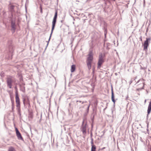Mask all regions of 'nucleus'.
Masks as SVG:
<instances>
[{
  "label": "nucleus",
  "mask_w": 151,
  "mask_h": 151,
  "mask_svg": "<svg viewBox=\"0 0 151 151\" xmlns=\"http://www.w3.org/2000/svg\"><path fill=\"white\" fill-rule=\"evenodd\" d=\"M7 46V50L8 51L9 58H12L14 50V47L12 45V40H8Z\"/></svg>",
  "instance_id": "f257e3e1"
},
{
  "label": "nucleus",
  "mask_w": 151,
  "mask_h": 151,
  "mask_svg": "<svg viewBox=\"0 0 151 151\" xmlns=\"http://www.w3.org/2000/svg\"><path fill=\"white\" fill-rule=\"evenodd\" d=\"M88 56V57L86 59V63L88 69L90 70L91 67V63L93 60L92 51H90Z\"/></svg>",
  "instance_id": "f03ea898"
},
{
  "label": "nucleus",
  "mask_w": 151,
  "mask_h": 151,
  "mask_svg": "<svg viewBox=\"0 0 151 151\" xmlns=\"http://www.w3.org/2000/svg\"><path fill=\"white\" fill-rule=\"evenodd\" d=\"M57 16H58V11H57V10H56L55 12V15L54 17V18H53V20H52V28L51 33L50 36V37H49V40H48V41L47 42V45L46 47H47V46L48 45L49 41H50V39L51 37L52 36V35L53 33V30L54 29V28L55 27V24H56V22Z\"/></svg>",
  "instance_id": "7ed1b4c3"
},
{
  "label": "nucleus",
  "mask_w": 151,
  "mask_h": 151,
  "mask_svg": "<svg viewBox=\"0 0 151 151\" xmlns=\"http://www.w3.org/2000/svg\"><path fill=\"white\" fill-rule=\"evenodd\" d=\"M15 88L16 90V91L15 92V99L16 102V107L18 113L20 112V101L19 99L18 95V93L17 90V86L15 87Z\"/></svg>",
  "instance_id": "20e7f679"
},
{
  "label": "nucleus",
  "mask_w": 151,
  "mask_h": 151,
  "mask_svg": "<svg viewBox=\"0 0 151 151\" xmlns=\"http://www.w3.org/2000/svg\"><path fill=\"white\" fill-rule=\"evenodd\" d=\"M15 81L14 78L12 76H9L6 78L7 86L10 88H12V84Z\"/></svg>",
  "instance_id": "39448f33"
},
{
  "label": "nucleus",
  "mask_w": 151,
  "mask_h": 151,
  "mask_svg": "<svg viewBox=\"0 0 151 151\" xmlns=\"http://www.w3.org/2000/svg\"><path fill=\"white\" fill-rule=\"evenodd\" d=\"M104 55H103L101 53L99 56V58L98 62L97 68H100L103 63L104 62Z\"/></svg>",
  "instance_id": "423d86ee"
},
{
  "label": "nucleus",
  "mask_w": 151,
  "mask_h": 151,
  "mask_svg": "<svg viewBox=\"0 0 151 151\" xmlns=\"http://www.w3.org/2000/svg\"><path fill=\"white\" fill-rule=\"evenodd\" d=\"M12 17H10L11 19L10 21H11V27H12V29L14 31L16 29V24H15V19H14L13 18V14H11Z\"/></svg>",
  "instance_id": "0eeeda50"
},
{
  "label": "nucleus",
  "mask_w": 151,
  "mask_h": 151,
  "mask_svg": "<svg viewBox=\"0 0 151 151\" xmlns=\"http://www.w3.org/2000/svg\"><path fill=\"white\" fill-rule=\"evenodd\" d=\"M23 101L24 107L25 108H29L30 107V101L28 98H27V99H23Z\"/></svg>",
  "instance_id": "6e6552de"
},
{
  "label": "nucleus",
  "mask_w": 151,
  "mask_h": 151,
  "mask_svg": "<svg viewBox=\"0 0 151 151\" xmlns=\"http://www.w3.org/2000/svg\"><path fill=\"white\" fill-rule=\"evenodd\" d=\"M151 39L150 38H146V40L145 41L143 45L144 47V50H147L148 46L149 45V42H150Z\"/></svg>",
  "instance_id": "1a4fd4ad"
},
{
  "label": "nucleus",
  "mask_w": 151,
  "mask_h": 151,
  "mask_svg": "<svg viewBox=\"0 0 151 151\" xmlns=\"http://www.w3.org/2000/svg\"><path fill=\"white\" fill-rule=\"evenodd\" d=\"M15 130L16 131V134L17 136L19 139L23 140V139L20 133L19 132L18 129L17 128H15Z\"/></svg>",
  "instance_id": "9d476101"
},
{
  "label": "nucleus",
  "mask_w": 151,
  "mask_h": 151,
  "mask_svg": "<svg viewBox=\"0 0 151 151\" xmlns=\"http://www.w3.org/2000/svg\"><path fill=\"white\" fill-rule=\"evenodd\" d=\"M111 99H112V101L114 102V104H115V100L114 99V92H113L112 87V88H111Z\"/></svg>",
  "instance_id": "9b49d317"
},
{
  "label": "nucleus",
  "mask_w": 151,
  "mask_h": 151,
  "mask_svg": "<svg viewBox=\"0 0 151 151\" xmlns=\"http://www.w3.org/2000/svg\"><path fill=\"white\" fill-rule=\"evenodd\" d=\"M91 151H96V146L95 145H93V141L91 142Z\"/></svg>",
  "instance_id": "f8f14e48"
},
{
  "label": "nucleus",
  "mask_w": 151,
  "mask_h": 151,
  "mask_svg": "<svg viewBox=\"0 0 151 151\" xmlns=\"http://www.w3.org/2000/svg\"><path fill=\"white\" fill-rule=\"evenodd\" d=\"M14 5H10L9 7V9L10 11L12 12H14Z\"/></svg>",
  "instance_id": "ddd939ff"
},
{
  "label": "nucleus",
  "mask_w": 151,
  "mask_h": 151,
  "mask_svg": "<svg viewBox=\"0 0 151 151\" xmlns=\"http://www.w3.org/2000/svg\"><path fill=\"white\" fill-rule=\"evenodd\" d=\"M76 69V66L75 65H71L70 71L71 72H74Z\"/></svg>",
  "instance_id": "4468645a"
},
{
  "label": "nucleus",
  "mask_w": 151,
  "mask_h": 151,
  "mask_svg": "<svg viewBox=\"0 0 151 151\" xmlns=\"http://www.w3.org/2000/svg\"><path fill=\"white\" fill-rule=\"evenodd\" d=\"M8 151H15V150L13 147H11L9 148Z\"/></svg>",
  "instance_id": "2eb2a0df"
},
{
  "label": "nucleus",
  "mask_w": 151,
  "mask_h": 151,
  "mask_svg": "<svg viewBox=\"0 0 151 151\" xmlns=\"http://www.w3.org/2000/svg\"><path fill=\"white\" fill-rule=\"evenodd\" d=\"M82 131L83 133H86V128L85 127H83Z\"/></svg>",
  "instance_id": "dca6fc26"
},
{
  "label": "nucleus",
  "mask_w": 151,
  "mask_h": 151,
  "mask_svg": "<svg viewBox=\"0 0 151 151\" xmlns=\"http://www.w3.org/2000/svg\"><path fill=\"white\" fill-rule=\"evenodd\" d=\"M11 100L12 102V109H13L14 107V102L13 100L12 99H11Z\"/></svg>",
  "instance_id": "f3484780"
},
{
  "label": "nucleus",
  "mask_w": 151,
  "mask_h": 151,
  "mask_svg": "<svg viewBox=\"0 0 151 151\" xmlns=\"http://www.w3.org/2000/svg\"><path fill=\"white\" fill-rule=\"evenodd\" d=\"M144 86V84H143V85L142 86V87L141 88H137V91H139V90H142V89H143Z\"/></svg>",
  "instance_id": "a211bd4d"
},
{
  "label": "nucleus",
  "mask_w": 151,
  "mask_h": 151,
  "mask_svg": "<svg viewBox=\"0 0 151 151\" xmlns=\"http://www.w3.org/2000/svg\"><path fill=\"white\" fill-rule=\"evenodd\" d=\"M89 106H90V105H87L86 106V111H87V112L88 113V110H89Z\"/></svg>",
  "instance_id": "6ab92c4d"
},
{
  "label": "nucleus",
  "mask_w": 151,
  "mask_h": 151,
  "mask_svg": "<svg viewBox=\"0 0 151 151\" xmlns=\"http://www.w3.org/2000/svg\"><path fill=\"white\" fill-rule=\"evenodd\" d=\"M0 75L2 77H4V73L3 72H1L0 74Z\"/></svg>",
  "instance_id": "aec40b11"
},
{
  "label": "nucleus",
  "mask_w": 151,
  "mask_h": 151,
  "mask_svg": "<svg viewBox=\"0 0 151 151\" xmlns=\"http://www.w3.org/2000/svg\"><path fill=\"white\" fill-rule=\"evenodd\" d=\"M40 12L41 13H42V10L41 6H40Z\"/></svg>",
  "instance_id": "412c9836"
},
{
  "label": "nucleus",
  "mask_w": 151,
  "mask_h": 151,
  "mask_svg": "<svg viewBox=\"0 0 151 151\" xmlns=\"http://www.w3.org/2000/svg\"><path fill=\"white\" fill-rule=\"evenodd\" d=\"M104 29H105V31H104V35H105V36H106V29L105 28V27H104Z\"/></svg>",
  "instance_id": "4be33fe9"
},
{
  "label": "nucleus",
  "mask_w": 151,
  "mask_h": 151,
  "mask_svg": "<svg viewBox=\"0 0 151 151\" xmlns=\"http://www.w3.org/2000/svg\"><path fill=\"white\" fill-rule=\"evenodd\" d=\"M94 71L93 70L92 73L93 74V77L94 76Z\"/></svg>",
  "instance_id": "5701e85b"
},
{
  "label": "nucleus",
  "mask_w": 151,
  "mask_h": 151,
  "mask_svg": "<svg viewBox=\"0 0 151 151\" xmlns=\"http://www.w3.org/2000/svg\"><path fill=\"white\" fill-rule=\"evenodd\" d=\"M142 36H141L140 38V40L141 41H142Z\"/></svg>",
  "instance_id": "b1692460"
},
{
  "label": "nucleus",
  "mask_w": 151,
  "mask_h": 151,
  "mask_svg": "<svg viewBox=\"0 0 151 151\" xmlns=\"http://www.w3.org/2000/svg\"><path fill=\"white\" fill-rule=\"evenodd\" d=\"M64 22V21L63 20H61V22H62V23H63V22Z\"/></svg>",
  "instance_id": "393cba45"
},
{
  "label": "nucleus",
  "mask_w": 151,
  "mask_h": 151,
  "mask_svg": "<svg viewBox=\"0 0 151 151\" xmlns=\"http://www.w3.org/2000/svg\"><path fill=\"white\" fill-rule=\"evenodd\" d=\"M93 70L94 71H95V68H93Z\"/></svg>",
  "instance_id": "a878e982"
},
{
  "label": "nucleus",
  "mask_w": 151,
  "mask_h": 151,
  "mask_svg": "<svg viewBox=\"0 0 151 151\" xmlns=\"http://www.w3.org/2000/svg\"><path fill=\"white\" fill-rule=\"evenodd\" d=\"M11 5V2H10V4H9V5Z\"/></svg>",
  "instance_id": "bb28decb"
},
{
  "label": "nucleus",
  "mask_w": 151,
  "mask_h": 151,
  "mask_svg": "<svg viewBox=\"0 0 151 151\" xmlns=\"http://www.w3.org/2000/svg\"><path fill=\"white\" fill-rule=\"evenodd\" d=\"M139 81H137V83L138 82H139Z\"/></svg>",
  "instance_id": "cd10ccee"
},
{
  "label": "nucleus",
  "mask_w": 151,
  "mask_h": 151,
  "mask_svg": "<svg viewBox=\"0 0 151 151\" xmlns=\"http://www.w3.org/2000/svg\"><path fill=\"white\" fill-rule=\"evenodd\" d=\"M146 100H145V102H146Z\"/></svg>",
  "instance_id": "c85d7f7f"
},
{
  "label": "nucleus",
  "mask_w": 151,
  "mask_h": 151,
  "mask_svg": "<svg viewBox=\"0 0 151 151\" xmlns=\"http://www.w3.org/2000/svg\"><path fill=\"white\" fill-rule=\"evenodd\" d=\"M24 89H25V87H24Z\"/></svg>",
  "instance_id": "c756f323"
},
{
  "label": "nucleus",
  "mask_w": 151,
  "mask_h": 151,
  "mask_svg": "<svg viewBox=\"0 0 151 151\" xmlns=\"http://www.w3.org/2000/svg\"><path fill=\"white\" fill-rule=\"evenodd\" d=\"M79 102H81V101H79Z\"/></svg>",
  "instance_id": "7c9ffc66"
},
{
  "label": "nucleus",
  "mask_w": 151,
  "mask_h": 151,
  "mask_svg": "<svg viewBox=\"0 0 151 151\" xmlns=\"http://www.w3.org/2000/svg\"><path fill=\"white\" fill-rule=\"evenodd\" d=\"M113 0V1H115V0Z\"/></svg>",
  "instance_id": "2f4dec72"
}]
</instances>
